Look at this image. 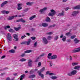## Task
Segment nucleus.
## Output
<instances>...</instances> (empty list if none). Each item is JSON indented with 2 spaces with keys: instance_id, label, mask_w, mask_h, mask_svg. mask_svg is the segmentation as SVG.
Masks as SVG:
<instances>
[{
  "instance_id": "1",
  "label": "nucleus",
  "mask_w": 80,
  "mask_h": 80,
  "mask_svg": "<svg viewBox=\"0 0 80 80\" xmlns=\"http://www.w3.org/2000/svg\"><path fill=\"white\" fill-rule=\"evenodd\" d=\"M51 12L49 13L48 15V16H51V17H53V15H55L56 14V12L53 9H52L50 10Z\"/></svg>"
},
{
  "instance_id": "2",
  "label": "nucleus",
  "mask_w": 80,
  "mask_h": 80,
  "mask_svg": "<svg viewBox=\"0 0 80 80\" xmlns=\"http://www.w3.org/2000/svg\"><path fill=\"white\" fill-rule=\"evenodd\" d=\"M42 41L43 43L45 45H47L48 43V41L47 40V39L45 37L42 38Z\"/></svg>"
},
{
  "instance_id": "3",
  "label": "nucleus",
  "mask_w": 80,
  "mask_h": 80,
  "mask_svg": "<svg viewBox=\"0 0 80 80\" xmlns=\"http://www.w3.org/2000/svg\"><path fill=\"white\" fill-rule=\"evenodd\" d=\"M7 40H9L11 42L12 40V35H11V34L10 33L8 34V36L7 37Z\"/></svg>"
},
{
  "instance_id": "4",
  "label": "nucleus",
  "mask_w": 80,
  "mask_h": 80,
  "mask_svg": "<svg viewBox=\"0 0 80 80\" xmlns=\"http://www.w3.org/2000/svg\"><path fill=\"white\" fill-rule=\"evenodd\" d=\"M78 52H80V47L73 49L72 51V53H76Z\"/></svg>"
},
{
  "instance_id": "5",
  "label": "nucleus",
  "mask_w": 80,
  "mask_h": 80,
  "mask_svg": "<svg viewBox=\"0 0 80 80\" xmlns=\"http://www.w3.org/2000/svg\"><path fill=\"white\" fill-rule=\"evenodd\" d=\"M28 64L29 67H32V60L30 59H29L28 62Z\"/></svg>"
},
{
  "instance_id": "6",
  "label": "nucleus",
  "mask_w": 80,
  "mask_h": 80,
  "mask_svg": "<svg viewBox=\"0 0 80 80\" xmlns=\"http://www.w3.org/2000/svg\"><path fill=\"white\" fill-rule=\"evenodd\" d=\"M78 13H79V12L78 11H74L72 12V15L74 16H76Z\"/></svg>"
},
{
  "instance_id": "7",
  "label": "nucleus",
  "mask_w": 80,
  "mask_h": 80,
  "mask_svg": "<svg viewBox=\"0 0 80 80\" xmlns=\"http://www.w3.org/2000/svg\"><path fill=\"white\" fill-rule=\"evenodd\" d=\"M16 22H22V23H25L26 22V21H25V20H23V19L22 18L17 20Z\"/></svg>"
},
{
  "instance_id": "8",
  "label": "nucleus",
  "mask_w": 80,
  "mask_h": 80,
  "mask_svg": "<svg viewBox=\"0 0 80 80\" xmlns=\"http://www.w3.org/2000/svg\"><path fill=\"white\" fill-rule=\"evenodd\" d=\"M17 17H18V16H13L12 17H9L8 18V20H13L14 18H16Z\"/></svg>"
},
{
  "instance_id": "9",
  "label": "nucleus",
  "mask_w": 80,
  "mask_h": 80,
  "mask_svg": "<svg viewBox=\"0 0 80 80\" xmlns=\"http://www.w3.org/2000/svg\"><path fill=\"white\" fill-rule=\"evenodd\" d=\"M12 36L15 39L16 42L18 41V35L17 34H13Z\"/></svg>"
},
{
  "instance_id": "10",
  "label": "nucleus",
  "mask_w": 80,
  "mask_h": 80,
  "mask_svg": "<svg viewBox=\"0 0 80 80\" xmlns=\"http://www.w3.org/2000/svg\"><path fill=\"white\" fill-rule=\"evenodd\" d=\"M56 58H57V55H53L51 57V60H54V59H56Z\"/></svg>"
},
{
  "instance_id": "11",
  "label": "nucleus",
  "mask_w": 80,
  "mask_h": 80,
  "mask_svg": "<svg viewBox=\"0 0 80 80\" xmlns=\"http://www.w3.org/2000/svg\"><path fill=\"white\" fill-rule=\"evenodd\" d=\"M39 26H42V27H47L48 26V24L43 23L42 24V25H39Z\"/></svg>"
},
{
  "instance_id": "12",
  "label": "nucleus",
  "mask_w": 80,
  "mask_h": 80,
  "mask_svg": "<svg viewBox=\"0 0 80 80\" xmlns=\"http://www.w3.org/2000/svg\"><path fill=\"white\" fill-rule=\"evenodd\" d=\"M80 42V40H78L77 38H75L74 39V43L77 44V43H78V42Z\"/></svg>"
},
{
  "instance_id": "13",
  "label": "nucleus",
  "mask_w": 80,
  "mask_h": 80,
  "mask_svg": "<svg viewBox=\"0 0 80 80\" xmlns=\"http://www.w3.org/2000/svg\"><path fill=\"white\" fill-rule=\"evenodd\" d=\"M7 3H8V1H6L3 2L1 4V7H2L5 6V5Z\"/></svg>"
},
{
  "instance_id": "14",
  "label": "nucleus",
  "mask_w": 80,
  "mask_h": 80,
  "mask_svg": "<svg viewBox=\"0 0 80 80\" xmlns=\"http://www.w3.org/2000/svg\"><path fill=\"white\" fill-rule=\"evenodd\" d=\"M46 21L47 22H51V19H50V18H49V17L47 16L46 17Z\"/></svg>"
},
{
  "instance_id": "15",
  "label": "nucleus",
  "mask_w": 80,
  "mask_h": 80,
  "mask_svg": "<svg viewBox=\"0 0 80 80\" xmlns=\"http://www.w3.org/2000/svg\"><path fill=\"white\" fill-rule=\"evenodd\" d=\"M22 5L21 4L18 3V7L17 8L18 10H21V9H22V7H20Z\"/></svg>"
},
{
  "instance_id": "16",
  "label": "nucleus",
  "mask_w": 80,
  "mask_h": 80,
  "mask_svg": "<svg viewBox=\"0 0 80 80\" xmlns=\"http://www.w3.org/2000/svg\"><path fill=\"white\" fill-rule=\"evenodd\" d=\"M31 41H32L31 39H29L28 41H26V45H29L30 44Z\"/></svg>"
},
{
  "instance_id": "17",
  "label": "nucleus",
  "mask_w": 80,
  "mask_h": 80,
  "mask_svg": "<svg viewBox=\"0 0 80 80\" xmlns=\"http://www.w3.org/2000/svg\"><path fill=\"white\" fill-rule=\"evenodd\" d=\"M64 13H65V12H64V11H63L62 12L58 14V16L59 17H61V16H64Z\"/></svg>"
},
{
  "instance_id": "18",
  "label": "nucleus",
  "mask_w": 80,
  "mask_h": 80,
  "mask_svg": "<svg viewBox=\"0 0 80 80\" xmlns=\"http://www.w3.org/2000/svg\"><path fill=\"white\" fill-rule=\"evenodd\" d=\"M38 73L39 74V76H40L42 78H44V75H43V74L41 73L42 72H38Z\"/></svg>"
},
{
  "instance_id": "19",
  "label": "nucleus",
  "mask_w": 80,
  "mask_h": 80,
  "mask_svg": "<svg viewBox=\"0 0 80 80\" xmlns=\"http://www.w3.org/2000/svg\"><path fill=\"white\" fill-rule=\"evenodd\" d=\"M53 38V36H48L47 37V39L48 40H50Z\"/></svg>"
},
{
  "instance_id": "20",
  "label": "nucleus",
  "mask_w": 80,
  "mask_h": 80,
  "mask_svg": "<svg viewBox=\"0 0 80 80\" xmlns=\"http://www.w3.org/2000/svg\"><path fill=\"white\" fill-rule=\"evenodd\" d=\"M9 53H14L15 52V50L12 49L10 50L9 51Z\"/></svg>"
},
{
  "instance_id": "21",
  "label": "nucleus",
  "mask_w": 80,
  "mask_h": 80,
  "mask_svg": "<svg viewBox=\"0 0 80 80\" xmlns=\"http://www.w3.org/2000/svg\"><path fill=\"white\" fill-rule=\"evenodd\" d=\"M14 30H16V31H18V30H19L20 29V28H21V27H19L17 28H16V27H14Z\"/></svg>"
},
{
  "instance_id": "22",
  "label": "nucleus",
  "mask_w": 80,
  "mask_h": 80,
  "mask_svg": "<svg viewBox=\"0 0 80 80\" xmlns=\"http://www.w3.org/2000/svg\"><path fill=\"white\" fill-rule=\"evenodd\" d=\"M80 66H77L74 67V68L75 70H80Z\"/></svg>"
},
{
  "instance_id": "23",
  "label": "nucleus",
  "mask_w": 80,
  "mask_h": 80,
  "mask_svg": "<svg viewBox=\"0 0 80 80\" xmlns=\"http://www.w3.org/2000/svg\"><path fill=\"white\" fill-rule=\"evenodd\" d=\"M71 72L72 73V75H75V74H76V73H77V70H73Z\"/></svg>"
},
{
  "instance_id": "24",
  "label": "nucleus",
  "mask_w": 80,
  "mask_h": 80,
  "mask_svg": "<svg viewBox=\"0 0 80 80\" xmlns=\"http://www.w3.org/2000/svg\"><path fill=\"white\" fill-rule=\"evenodd\" d=\"M45 70V68L44 67L42 68V69H41L40 71H39L38 72H43Z\"/></svg>"
},
{
  "instance_id": "25",
  "label": "nucleus",
  "mask_w": 80,
  "mask_h": 80,
  "mask_svg": "<svg viewBox=\"0 0 80 80\" xmlns=\"http://www.w3.org/2000/svg\"><path fill=\"white\" fill-rule=\"evenodd\" d=\"M58 35H56L54 38V40L55 41L56 40H58Z\"/></svg>"
},
{
  "instance_id": "26",
  "label": "nucleus",
  "mask_w": 80,
  "mask_h": 80,
  "mask_svg": "<svg viewBox=\"0 0 80 80\" xmlns=\"http://www.w3.org/2000/svg\"><path fill=\"white\" fill-rule=\"evenodd\" d=\"M36 17V15H33L31 17H30L29 18V20H33V18H35Z\"/></svg>"
},
{
  "instance_id": "27",
  "label": "nucleus",
  "mask_w": 80,
  "mask_h": 80,
  "mask_svg": "<svg viewBox=\"0 0 80 80\" xmlns=\"http://www.w3.org/2000/svg\"><path fill=\"white\" fill-rule=\"evenodd\" d=\"M52 55V53H49L48 55V58H49V59L50 58H51V57H51Z\"/></svg>"
},
{
  "instance_id": "28",
  "label": "nucleus",
  "mask_w": 80,
  "mask_h": 80,
  "mask_svg": "<svg viewBox=\"0 0 80 80\" xmlns=\"http://www.w3.org/2000/svg\"><path fill=\"white\" fill-rule=\"evenodd\" d=\"M26 60H27L26 59H25L24 58H22L19 60V61L20 62H25Z\"/></svg>"
},
{
  "instance_id": "29",
  "label": "nucleus",
  "mask_w": 80,
  "mask_h": 80,
  "mask_svg": "<svg viewBox=\"0 0 80 80\" xmlns=\"http://www.w3.org/2000/svg\"><path fill=\"white\" fill-rule=\"evenodd\" d=\"M25 74H23L22 75H21V77L20 78V80H22L23 79V78H24V77H25Z\"/></svg>"
},
{
  "instance_id": "30",
  "label": "nucleus",
  "mask_w": 80,
  "mask_h": 80,
  "mask_svg": "<svg viewBox=\"0 0 80 80\" xmlns=\"http://www.w3.org/2000/svg\"><path fill=\"white\" fill-rule=\"evenodd\" d=\"M35 75L34 74L31 75L29 76V78H35Z\"/></svg>"
},
{
  "instance_id": "31",
  "label": "nucleus",
  "mask_w": 80,
  "mask_h": 80,
  "mask_svg": "<svg viewBox=\"0 0 80 80\" xmlns=\"http://www.w3.org/2000/svg\"><path fill=\"white\" fill-rule=\"evenodd\" d=\"M80 6L78 5L74 7V9H80Z\"/></svg>"
},
{
  "instance_id": "32",
  "label": "nucleus",
  "mask_w": 80,
  "mask_h": 80,
  "mask_svg": "<svg viewBox=\"0 0 80 80\" xmlns=\"http://www.w3.org/2000/svg\"><path fill=\"white\" fill-rule=\"evenodd\" d=\"M50 78L51 79H52L53 80H55V79H57V77L56 76L51 77Z\"/></svg>"
},
{
  "instance_id": "33",
  "label": "nucleus",
  "mask_w": 80,
  "mask_h": 80,
  "mask_svg": "<svg viewBox=\"0 0 80 80\" xmlns=\"http://www.w3.org/2000/svg\"><path fill=\"white\" fill-rule=\"evenodd\" d=\"M32 52V50H28L26 51H25V53H30V52Z\"/></svg>"
},
{
  "instance_id": "34",
  "label": "nucleus",
  "mask_w": 80,
  "mask_h": 80,
  "mask_svg": "<svg viewBox=\"0 0 80 80\" xmlns=\"http://www.w3.org/2000/svg\"><path fill=\"white\" fill-rule=\"evenodd\" d=\"M66 35H67V36H71L72 35V33H71L70 32H68L66 33Z\"/></svg>"
},
{
  "instance_id": "35",
  "label": "nucleus",
  "mask_w": 80,
  "mask_h": 80,
  "mask_svg": "<svg viewBox=\"0 0 80 80\" xmlns=\"http://www.w3.org/2000/svg\"><path fill=\"white\" fill-rule=\"evenodd\" d=\"M7 28H10V26L9 25H8L4 27V29L6 30Z\"/></svg>"
},
{
  "instance_id": "36",
  "label": "nucleus",
  "mask_w": 80,
  "mask_h": 80,
  "mask_svg": "<svg viewBox=\"0 0 80 80\" xmlns=\"http://www.w3.org/2000/svg\"><path fill=\"white\" fill-rule=\"evenodd\" d=\"M78 65V63L77 62H73L72 63V66H75V65Z\"/></svg>"
},
{
  "instance_id": "37",
  "label": "nucleus",
  "mask_w": 80,
  "mask_h": 80,
  "mask_svg": "<svg viewBox=\"0 0 80 80\" xmlns=\"http://www.w3.org/2000/svg\"><path fill=\"white\" fill-rule=\"evenodd\" d=\"M67 40V38L66 37H64V38H63L62 39V40L63 42H65Z\"/></svg>"
},
{
  "instance_id": "38",
  "label": "nucleus",
  "mask_w": 80,
  "mask_h": 80,
  "mask_svg": "<svg viewBox=\"0 0 80 80\" xmlns=\"http://www.w3.org/2000/svg\"><path fill=\"white\" fill-rule=\"evenodd\" d=\"M40 58V57H38L36 60H35V62H38V60Z\"/></svg>"
},
{
  "instance_id": "39",
  "label": "nucleus",
  "mask_w": 80,
  "mask_h": 80,
  "mask_svg": "<svg viewBox=\"0 0 80 80\" xmlns=\"http://www.w3.org/2000/svg\"><path fill=\"white\" fill-rule=\"evenodd\" d=\"M55 26V24H53V25H51L49 26L48 27V28H52V27H54Z\"/></svg>"
},
{
  "instance_id": "40",
  "label": "nucleus",
  "mask_w": 80,
  "mask_h": 80,
  "mask_svg": "<svg viewBox=\"0 0 80 80\" xmlns=\"http://www.w3.org/2000/svg\"><path fill=\"white\" fill-rule=\"evenodd\" d=\"M32 3L30 2H28L26 3V5H29V6L32 5Z\"/></svg>"
},
{
  "instance_id": "41",
  "label": "nucleus",
  "mask_w": 80,
  "mask_h": 80,
  "mask_svg": "<svg viewBox=\"0 0 80 80\" xmlns=\"http://www.w3.org/2000/svg\"><path fill=\"white\" fill-rule=\"evenodd\" d=\"M9 31L12 32H14V31L11 28L9 30Z\"/></svg>"
},
{
  "instance_id": "42",
  "label": "nucleus",
  "mask_w": 80,
  "mask_h": 80,
  "mask_svg": "<svg viewBox=\"0 0 80 80\" xmlns=\"http://www.w3.org/2000/svg\"><path fill=\"white\" fill-rule=\"evenodd\" d=\"M31 38L33 40H34L36 39V37H32Z\"/></svg>"
},
{
  "instance_id": "43",
  "label": "nucleus",
  "mask_w": 80,
  "mask_h": 80,
  "mask_svg": "<svg viewBox=\"0 0 80 80\" xmlns=\"http://www.w3.org/2000/svg\"><path fill=\"white\" fill-rule=\"evenodd\" d=\"M69 60L70 61H71V60H72V56L71 55H69Z\"/></svg>"
},
{
  "instance_id": "44",
  "label": "nucleus",
  "mask_w": 80,
  "mask_h": 80,
  "mask_svg": "<svg viewBox=\"0 0 80 80\" xmlns=\"http://www.w3.org/2000/svg\"><path fill=\"white\" fill-rule=\"evenodd\" d=\"M76 37V36L75 35L71 36V39H73L75 38Z\"/></svg>"
},
{
  "instance_id": "45",
  "label": "nucleus",
  "mask_w": 80,
  "mask_h": 80,
  "mask_svg": "<svg viewBox=\"0 0 80 80\" xmlns=\"http://www.w3.org/2000/svg\"><path fill=\"white\" fill-rule=\"evenodd\" d=\"M68 75L69 76H72V75H73L72 74V72H69L68 73Z\"/></svg>"
},
{
  "instance_id": "46",
  "label": "nucleus",
  "mask_w": 80,
  "mask_h": 80,
  "mask_svg": "<svg viewBox=\"0 0 80 80\" xmlns=\"http://www.w3.org/2000/svg\"><path fill=\"white\" fill-rule=\"evenodd\" d=\"M34 46V47H36L37 46V42H35Z\"/></svg>"
},
{
  "instance_id": "47",
  "label": "nucleus",
  "mask_w": 80,
  "mask_h": 80,
  "mask_svg": "<svg viewBox=\"0 0 80 80\" xmlns=\"http://www.w3.org/2000/svg\"><path fill=\"white\" fill-rule=\"evenodd\" d=\"M45 55V54L44 53H43V54H42L39 57H40V58H41V57H43Z\"/></svg>"
},
{
  "instance_id": "48",
  "label": "nucleus",
  "mask_w": 80,
  "mask_h": 80,
  "mask_svg": "<svg viewBox=\"0 0 80 80\" xmlns=\"http://www.w3.org/2000/svg\"><path fill=\"white\" fill-rule=\"evenodd\" d=\"M21 45H23V44L26 45V41L22 43H21Z\"/></svg>"
},
{
  "instance_id": "49",
  "label": "nucleus",
  "mask_w": 80,
  "mask_h": 80,
  "mask_svg": "<svg viewBox=\"0 0 80 80\" xmlns=\"http://www.w3.org/2000/svg\"><path fill=\"white\" fill-rule=\"evenodd\" d=\"M52 32H49L47 33V35H52Z\"/></svg>"
},
{
  "instance_id": "50",
  "label": "nucleus",
  "mask_w": 80,
  "mask_h": 80,
  "mask_svg": "<svg viewBox=\"0 0 80 80\" xmlns=\"http://www.w3.org/2000/svg\"><path fill=\"white\" fill-rule=\"evenodd\" d=\"M26 37L27 36L25 35L23 36L22 37H21V38L22 39H23L24 38H25V37Z\"/></svg>"
},
{
  "instance_id": "51",
  "label": "nucleus",
  "mask_w": 80,
  "mask_h": 80,
  "mask_svg": "<svg viewBox=\"0 0 80 80\" xmlns=\"http://www.w3.org/2000/svg\"><path fill=\"white\" fill-rule=\"evenodd\" d=\"M50 66H52V65H53V62H52V61H50Z\"/></svg>"
},
{
  "instance_id": "52",
  "label": "nucleus",
  "mask_w": 80,
  "mask_h": 80,
  "mask_svg": "<svg viewBox=\"0 0 80 80\" xmlns=\"http://www.w3.org/2000/svg\"><path fill=\"white\" fill-rule=\"evenodd\" d=\"M6 11H1L2 13H3V14H5Z\"/></svg>"
},
{
  "instance_id": "53",
  "label": "nucleus",
  "mask_w": 80,
  "mask_h": 80,
  "mask_svg": "<svg viewBox=\"0 0 80 80\" xmlns=\"http://www.w3.org/2000/svg\"><path fill=\"white\" fill-rule=\"evenodd\" d=\"M25 55V53H23L22 54V55H21L20 57H23Z\"/></svg>"
},
{
  "instance_id": "54",
  "label": "nucleus",
  "mask_w": 80,
  "mask_h": 80,
  "mask_svg": "<svg viewBox=\"0 0 80 80\" xmlns=\"http://www.w3.org/2000/svg\"><path fill=\"white\" fill-rule=\"evenodd\" d=\"M50 71H48L46 73V75H48V74L49 75V73H50Z\"/></svg>"
},
{
  "instance_id": "55",
  "label": "nucleus",
  "mask_w": 80,
  "mask_h": 80,
  "mask_svg": "<svg viewBox=\"0 0 80 80\" xmlns=\"http://www.w3.org/2000/svg\"><path fill=\"white\" fill-rule=\"evenodd\" d=\"M5 75V73L4 72L3 73H1L0 75L1 76H3V75Z\"/></svg>"
},
{
  "instance_id": "56",
  "label": "nucleus",
  "mask_w": 80,
  "mask_h": 80,
  "mask_svg": "<svg viewBox=\"0 0 80 80\" xmlns=\"http://www.w3.org/2000/svg\"><path fill=\"white\" fill-rule=\"evenodd\" d=\"M28 10V8H27L26 9H24L23 10V12H27Z\"/></svg>"
},
{
  "instance_id": "57",
  "label": "nucleus",
  "mask_w": 80,
  "mask_h": 80,
  "mask_svg": "<svg viewBox=\"0 0 80 80\" xmlns=\"http://www.w3.org/2000/svg\"><path fill=\"white\" fill-rule=\"evenodd\" d=\"M38 66H39V67H40L41 66V65H42V63L41 62H39L38 63Z\"/></svg>"
},
{
  "instance_id": "58",
  "label": "nucleus",
  "mask_w": 80,
  "mask_h": 80,
  "mask_svg": "<svg viewBox=\"0 0 80 80\" xmlns=\"http://www.w3.org/2000/svg\"><path fill=\"white\" fill-rule=\"evenodd\" d=\"M10 13V12H9L8 11H6V12H5L6 14H8V13Z\"/></svg>"
},
{
  "instance_id": "59",
  "label": "nucleus",
  "mask_w": 80,
  "mask_h": 80,
  "mask_svg": "<svg viewBox=\"0 0 80 80\" xmlns=\"http://www.w3.org/2000/svg\"><path fill=\"white\" fill-rule=\"evenodd\" d=\"M34 73V71H30V73L32 74V73Z\"/></svg>"
},
{
  "instance_id": "60",
  "label": "nucleus",
  "mask_w": 80,
  "mask_h": 80,
  "mask_svg": "<svg viewBox=\"0 0 80 80\" xmlns=\"http://www.w3.org/2000/svg\"><path fill=\"white\" fill-rule=\"evenodd\" d=\"M47 9V8H44L42 9L43 10V11H45V10H46Z\"/></svg>"
},
{
  "instance_id": "61",
  "label": "nucleus",
  "mask_w": 80,
  "mask_h": 80,
  "mask_svg": "<svg viewBox=\"0 0 80 80\" xmlns=\"http://www.w3.org/2000/svg\"><path fill=\"white\" fill-rule=\"evenodd\" d=\"M54 74L53 73H49V75H53Z\"/></svg>"
},
{
  "instance_id": "62",
  "label": "nucleus",
  "mask_w": 80,
  "mask_h": 80,
  "mask_svg": "<svg viewBox=\"0 0 80 80\" xmlns=\"http://www.w3.org/2000/svg\"><path fill=\"white\" fill-rule=\"evenodd\" d=\"M6 80H10V78L9 77H8L7 78Z\"/></svg>"
},
{
  "instance_id": "63",
  "label": "nucleus",
  "mask_w": 80,
  "mask_h": 80,
  "mask_svg": "<svg viewBox=\"0 0 80 80\" xmlns=\"http://www.w3.org/2000/svg\"><path fill=\"white\" fill-rule=\"evenodd\" d=\"M71 42V39L67 40V42Z\"/></svg>"
},
{
  "instance_id": "64",
  "label": "nucleus",
  "mask_w": 80,
  "mask_h": 80,
  "mask_svg": "<svg viewBox=\"0 0 80 80\" xmlns=\"http://www.w3.org/2000/svg\"><path fill=\"white\" fill-rule=\"evenodd\" d=\"M43 9H41L40 10V12H43Z\"/></svg>"
}]
</instances>
